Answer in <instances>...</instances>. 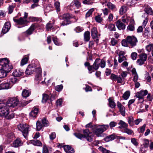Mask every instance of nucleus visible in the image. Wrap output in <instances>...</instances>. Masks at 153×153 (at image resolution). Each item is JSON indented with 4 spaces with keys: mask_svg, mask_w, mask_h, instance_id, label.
Here are the masks:
<instances>
[{
    "mask_svg": "<svg viewBox=\"0 0 153 153\" xmlns=\"http://www.w3.org/2000/svg\"><path fill=\"white\" fill-rule=\"evenodd\" d=\"M0 68L7 73L10 72L13 68L12 65L6 58H3L0 59Z\"/></svg>",
    "mask_w": 153,
    "mask_h": 153,
    "instance_id": "2",
    "label": "nucleus"
},
{
    "mask_svg": "<svg viewBox=\"0 0 153 153\" xmlns=\"http://www.w3.org/2000/svg\"><path fill=\"white\" fill-rule=\"evenodd\" d=\"M118 124L120 125V126L118 127L119 128H126L128 126V125L122 120H120Z\"/></svg>",
    "mask_w": 153,
    "mask_h": 153,
    "instance_id": "28",
    "label": "nucleus"
},
{
    "mask_svg": "<svg viewBox=\"0 0 153 153\" xmlns=\"http://www.w3.org/2000/svg\"><path fill=\"white\" fill-rule=\"evenodd\" d=\"M127 10V7L125 6H122L119 10L120 14L123 15L125 13Z\"/></svg>",
    "mask_w": 153,
    "mask_h": 153,
    "instance_id": "24",
    "label": "nucleus"
},
{
    "mask_svg": "<svg viewBox=\"0 0 153 153\" xmlns=\"http://www.w3.org/2000/svg\"><path fill=\"white\" fill-rule=\"evenodd\" d=\"M135 23L134 19H131L130 24L128 26L127 30L130 31H133L134 30Z\"/></svg>",
    "mask_w": 153,
    "mask_h": 153,
    "instance_id": "19",
    "label": "nucleus"
},
{
    "mask_svg": "<svg viewBox=\"0 0 153 153\" xmlns=\"http://www.w3.org/2000/svg\"><path fill=\"white\" fill-rule=\"evenodd\" d=\"M122 45L123 46L127 47L128 46V42L127 41L126 38L122 40L121 42Z\"/></svg>",
    "mask_w": 153,
    "mask_h": 153,
    "instance_id": "55",
    "label": "nucleus"
},
{
    "mask_svg": "<svg viewBox=\"0 0 153 153\" xmlns=\"http://www.w3.org/2000/svg\"><path fill=\"white\" fill-rule=\"evenodd\" d=\"M107 6L109 9L112 10H114L116 8L115 6L110 2L108 3Z\"/></svg>",
    "mask_w": 153,
    "mask_h": 153,
    "instance_id": "43",
    "label": "nucleus"
},
{
    "mask_svg": "<svg viewBox=\"0 0 153 153\" xmlns=\"http://www.w3.org/2000/svg\"><path fill=\"white\" fill-rule=\"evenodd\" d=\"M24 74V72L22 70L19 69H17L15 70L13 73V75L15 77H19L23 75Z\"/></svg>",
    "mask_w": 153,
    "mask_h": 153,
    "instance_id": "18",
    "label": "nucleus"
},
{
    "mask_svg": "<svg viewBox=\"0 0 153 153\" xmlns=\"http://www.w3.org/2000/svg\"><path fill=\"white\" fill-rule=\"evenodd\" d=\"M84 138H85L89 142H91L93 140V136L91 132L88 129H86L83 130Z\"/></svg>",
    "mask_w": 153,
    "mask_h": 153,
    "instance_id": "8",
    "label": "nucleus"
},
{
    "mask_svg": "<svg viewBox=\"0 0 153 153\" xmlns=\"http://www.w3.org/2000/svg\"><path fill=\"white\" fill-rule=\"evenodd\" d=\"M92 127L95 134L97 137H100L103 132L105 131L109 128V125H94L92 126Z\"/></svg>",
    "mask_w": 153,
    "mask_h": 153,
    "instance_id": "1",
    "label": "nucleus"
},
{
    "mask_svg": "<svg viewBox=\"0 0 153 153\" xmlns=\"http://www.w3.org/2000/svg\"><path fill=\"white\" fill-rule=\"evenodd\" d=\"M9 108L5 103H0V116L5 117L9 114Z\"/></svg>",
    "mask_w": 153,
    "mask_h": 153,
    "instance_id": "4",
    "label": "nucleus"
},
{
    "mask_svg": "<svg viewBox=\"0 0 153 153\" xmlns=\"http://www.w3.org/2000/svg\"><path fill=\"white\" fill-rule=\"evenodd\" d=\"M124 132L128 134H131L133 133V131L128 128H126L124 129Z\"/></svg>",
    "mask_w": 153,
    "mask_h": 153,
    "instance_id": "59",
    "label": "nucleus"
},
{
    "mask_svg": "<svg viewBox=\"0 0 153 153\" xmlns=\"http://www.w3.org/2000/svg\"><path fill=\"white\" fill-rule=\"evenodd\" d=\"M22 95L23 97L25 98L28 97L30 95L29 91L27 90H23L22 93Z\"/></svg>",
    "mask_w": 153,
    "mask_h": 153,
    "instance_id": "31",
    "label": "nucleus"
},
{
    "mask_svg": "<svg viewBox=\"0 0 153 153\" xmlns=\"http://www.w3.org/2000/svg\"><path fill=\"white\" fill-rule=\"evenodd\" d=\"M134 118L133 117H129L128 118V122L129 125L131 126H132L134 125Z\"/></svg>",
    "mask_w": 153,
    "mask_h": 153,
    "instance_id": "45",
    "label": "nucleus"
},
{
    "mask_svg": "<svg viewBox=\"0 0 153 153\" xmlns=\"http://www.w3.org/2000/svg\"><path fill=\"white\" fill-rule=\"evenodd\" d=\"M130 17L127 15H125L122 17L121 21L124 23L128 24L130 20Z\"/></svg>",
    "mask_w": 153,
    "mask_h": 153,
    "instance_id": "25",
    "label": "nucleus"
},
{
    "mask_svg": "<svg viewBox=\"0 0 153 153\" xmlns=\"http://www.w3.org/2000/svg\"><path fill=\"white\" fill-rule=\"evenodd\" d=\"M137 53L136 52L132 53L131 55V59L133 60H135L137 58Z\"/></svg>",
    "mask_w": 153,
    "mask_h": 153,
    "instance_id": "62",
    "label": "nucleus"
},
{
    "mask_svg": "<svg viewBox=\"0 0 153 153\" xmlns=\"http://www.w3.org/2000/svg\"><path fill=\"white\" fill-rule=\"evenodd\" d=\"M74 135L77 138L82 140L84 138L83 134H81L80 133H75L74 134Z\"/></svg>",
    "mask_w": 153,
    "mask_h": 153,
    "instance_id": "44",
    "label": "nucleus"
},
{
    "mask_svg": "<svg viewBox=\"0 0 153 153\" xmlns=\"http://www.w3.org/2000/svg\"><path fill=\"white\" fill-rule=\"evenodd\" d=\"M117 54L119 56H124L126 53V52L118 50L117 51Z\"/></svg>",
    "mask_w": 153,
    "mask_h": 153,
    "instance_id": "58",
    "label": "nucleus"
},
{
    "mask_svg": "<svg viewBox=\"0 0 153 153\" xmlns=\"http://www.w3.org/2000/svg\"><path fill=\"white\" fill-rule=\"evenodd\" d=\"M100 151L102 152V153H111L109 150H106L105 149L103 148L102 147H100L99 148Z\"/></svg>",
    "mask_w": 153,
    "mask_h": 153,
    "instance_id": "47",
    "label": "nucleus"
},
{
    "mask_svg": "<svg viewBox=\"0 0 153 153\" xmlns=\"http://www.w3.org/2000/svg\"><path fill=\"white\" fill-rule=\"evenodd\" d=\"M14 116V114L13 112L10 113L9 111V114L6 116L5 117L7 119H11L13 118Z\"/></svg>",
    "mask_w": 153,
    "mask_h": 153,
    "instance_id": "49",
    "label": "nucleus"
},
{
    "mask_svg": "<svg viewBox=\"0 0 153 153\" xmlns=\"http://www.w3.org/2000/svg\"><path fill=\"white\" fill-rule=\"evenodd\" d=\"M127 60V59L125 56H119L118 57V62L119 63H121L123 61H124Z\"/></svg>",
    "mask_w": 153,
    "mask_h": 153,
    "instance_id": "48",
    "label": "nucleus"
},
{
    "mask_svg": "<svg viewBox=\"0 0 153 153\" xmlns=\"http://www.w3.org/2000/svg\"><path fill=\"white\" fill-rule=\"evenodd\" d=\"M83 30V29L82 27H81L80 26H78L75 28L74 30L76 33H79L82 31Z\"/></svg>",
    "mask_w": 153,
    "mask_h": 153,
    "instance_id": "63",
    "label": "nucleus"
},
{
    "mask_svg": "<svg viewBox=\"0 0 153 153\" xmlns=\"http://www.w3.org/2000/svg\"><path fill=\"white\" fill-rule=\"evenodd\" d=\"M64 149L65 151L67 153H74V152L73 148L69 146L66 145L64 146Z\"/></svg>",
    "mask_w": 153,
    "mask_h": 153,
    "instance_id": "21",
    "label": "nucleus"
},
{
    "mask_svg": "<svg viewBox=\"0 0 153 153\" xmlns=\"http://www.w3.org/2000/svg\"><path fill=\"white\" fill-rule=\"evenodd\" d=\"M149 27H146L144 30V35L145 37H147L149 35Z\"/></svg>",
    "mask_w": 153,
    "mask_h": 153,
    "instance_id": "50",
    "label": "nucleus"
},
{
    "mask_svg": "<svg viewBox=\"0 0 153 153\" xmlns=\"http://www.w3.org/2000/svg\"><path fill=\"white\" fill-rule=\"evenodd\" d=\"M128 63L126 61H124L121 65V66L123 68H127L128 65Z\"/></svg>",
    "mask_w": 153,
    "mask_h": 153,
    "instance_id": "64",
    "label": "nucleus"
},
{
    "mask_svg": "<svg viewBox=\"0 0 153 153\" xmlns=\"http://www.w3.org/2000/svg\"><path fill=\"white\" fill-rule=\"evenodd\" d=\"M62 19L64 20H69V19L71 18V16L69 13H67L64 14L62 16Z\"/></svg>",
    "mask_w": 153,
    "mask_h": 153,
    "instance_id": "41",
    "label": "nucleus"
},
{
    "mask_svg": "<svg viewBox=\"0 0 153 153\" xmlns=\"http://www.w3.org/2000/svg\"><path fill=\"white\" fill-rule=\"evenodd\" d=\"M91 36L93 39H95L97 43L98 42L100 35L98 34V32L96 27H94L91 29Z\"/></svg>",
    "mask_w": 153,
    "mask_h": 153,
    "instance_id": "9",
    "label": "nucleus"
},
{
    "mask_svg": "<svg viewBox=\"0 0 153 153\" xmlns=\"http://www.w3.org/2000/svg\"><path fill=\"white\" fill-rule=\"evenodd\" d=\"M111 79L112 80L117 81V83H122L123 82V79L120 76L112 74L110 76Z\"/></svg>",
    "mask_w": 153,
    "mask_h": 153,
    "instance_id": "12",
    "label": "nucleus"
},
{
    "mask_svg": "<svg viewBox=\"0 0 153 153\" xmlns=\"http://www.w3.org/2000/svg\"><path fill=\"white\" fill-rule=\"evenodd\" d=\"M38 113V109L34 107L31 111L29 113L30 117L31 119L36 118Z\"/></svg>",
    "mask_w": 153,
    "mask_h": 153,
    "instance_id": "14",
    "label": "nucleus"
},
{
    "mask_svg": "<svg viewBox=\"0 0 153 153\" xmlns=\"http://www.w3.org/2000/svg\"><path fill=\"white\" fill-rule=\"evenodd\" d=\"M90 38V32L89 31L85 32L84 34V39L86 42L88 41Z\"/></svg>",
    "mask_w": 153,
    "mask_h": 153,
    "instance_id": "30",
    "label": "nucleus"
},
{
    "mask_svg": "<svg viewBox=\"0 0 153 153\" xmlns=\"http://www.w3.org/2000/svg\"><path fill=\"white\" fill-rule=\"evenodd\" d=\"M49 99V96L45 94H43L42 95V102L43 103H46Z\"/></svg>",
    "mask_w": 153,
    "mask_h": 153,
    "instance_id": "33",
    "label": "nucleus"
},
{
    "mask_svg": "<svg viewBox=\"0 0 153 153\" xmlns=\"http://www.w3.org/2000/svg\"><path fill=\"white\" fill-rule=\"evenodd\" d=\"M52 39L55 45L58 46H60L62 45V44L59 42L58 39L56 37H53Z\"/></svg>",
    "mask_w": 153,
    "mask_h": 153,
    "instance_id": "39",
    "label": "nucleus"
},
{
    "mask_svg": "<svg viewBox=\"0 0 153 153\" xmlns=\"http://www.w3.org/2000/svg\"><path fill=\"white\" fill-rule=\"evenodd\" d=\"M117 106L119 108L121 114L123 116L125 115V108L123 106L121 103L119 102L118 101L117 102Z\"/></svg>",
    "mask_w": 153,
    "mask_h": 153,
    "instance_id": "16",
    "label": "nucleus"
},
{
    "mask_svg": "<svg viewBox=\"0 0 153 153\" xmlns=\"http://www.w3.org/2000/svg\"><path fill=\"white\" fill-rule=\"evenodd\" d=\"M18 103V99L16 97H13L8 99L5 104L9 108L10 107L13 108L16 106Z\"/></svg>",
    "mask_w": 153,
    "mask_h": 153,
    "instance_id": "6",
    "label": "nucleus"
},
{
    "mask_svg": "<svg viewBox=\"0 0 153 153\" xmlns=\"http://www.w3.org/2000/svg\"><path fill=\"white\" fill-rule=\"evenodd\" d=\"M29 59L28 57H24L21 60V66H23L24 65L26 64Z\"/></svg>",
    "mask_w": 153,
    "mask_h": 153,
    "instance_id": "35",
    "label": "nucleus"
},
{
    "mask_svg": "<svg viewBox=\"0 0 153 153\" xmlns=\"http://www.w3.org/2000/svg\"><path fill=\"white\" fill-rule=\"evenodd\" d=\"M140 58L141 60L145 62L146 60L147 59V55L146 54L144 53H142L139 55Z\"/></svg>",
    "mask_w": 153,
    "mask_h": 153,
    "instance_id": "36",
    "label": "nucleus"
},
{
    "mask_svg": "<svg viewBox=\"0 0 153 153\" xmlns=\"http://www.w3.org/2000/svg\"><path fill=\"white\" fill-rule=\"evenodd\" d=\"M135 2L134 0H129L127 3V4L128 6H133L135 4Z\"/></svg>",
    "mask_w": 153,
    "mask_h": 153,
    "instance_id": "61",
    "label": "nucleus"
},
{
    "mask_svg": "<svg viewBox=\"0 0 153 153\" xmlns=\"http://www.w3.org/2000/svg\"><path fill=\"white\" fill-rule=\"evenodd\" d=\"M31 143L35 146H40L42 145V143L39 140H33L31 141Z\"/></svg>",
    "mask_w": 153,
    "mask_h": 153,
    "instance_id": "26",
    "label": "nucleus"
},
{
    "mask_svg": "<svg viewBox=\"0 0 153 153\" xmlns=\"http://www.w3.org/2000/svg\"><path fill=\"white\" fill-rule=\"evenodd\" d=\"M144 11L148 14L152 15L153 12L151 8L149 7H147L144 9Z\"/></svg>",
    "mask_w": 153,
    "mask_h": 153,
    "instance_id": "38",
    "label": "nucleus"
},
{
    "mask_svg": "<svg viewBox=\"0 0 153 153\" xmlns=\"http://www.w3.org/2000/svg\"><path fill=\"white\" fill-rule=\"evenodd\" d=\"M100 59H97L93 65L94 69L95 70H97L100 66Z\"/></svg>",
    "mask_w": 153,
    "mask_h": 153,
    "instance_id": "22",
    "label": "nucleus"
},
{
    "mask_svg": "<svg viewBox=\"0 0 153 153\" xmlns=\"http://www.w3.org/2000/svg\"><path fill=\"white\" fill-rule=\"evenodd\" d=\"M35 70V68L34 67L30 65H29L26 69L25 73L28 75L31 74L33 73Z\"/></svg>",
    "mask_w": 153,
    "mask_h": 153,
    "instance_id": "20",
    "label": "nucleus"
},
{
    "mask_svg": "<svg viewBox=\"0 0 153 153\" xmlns=\"http://www.w3.org/2000/svg\"><path fill=\"white\" fill-rule=\"evenodd\" d=\"M18 130L21 131L25 138L27 136L29 131V126L26 124H20L18 126Z\"/></svg>",
    "mask_w": 153,
    "mask_h": 153,
    "instance_id": "5",
    "label": "nucleus"
},
{
    "mask_svg": "<svg viewBox=\"0 0 153 153\" xmlns=\"http://www.w3.org/2000/svg\"><path fill=\"white\" fill-rule=\"evenodd\" d=\"M108 28L111 31L115 30V26L113 24H109L108 25Z\"/></svg>",
    "mask_w": 153,
    "mask_h": 153,
    "instance_id": "46",
    "label": "nucleus"
},
{
    "mask_svg": "<svg viewBox=\"0 0 153 153\" xmlns=\"http://www.w3.org/2000/svg\"><path fill=\"white\" fill-rule=\"evenodd\" d=\"M53 22L51 24L50 23L51 21H50L46 25V29L48 31L51 28L53 27V25L54 24L55 21L53 20Z\"/></svg>",
    "mask_w": 153,
    "mask_h": 153,
    "instance_id": "37",
    "label": "nucleus"
},
{
    "mask_svg": "<svg viewBox=\"0 0 153 153\" xmlns=\"http://www.w3.org/2000/svg\"><path fill=\"white\" fill-rule=\"evenodd\" d=\"M95 20L98 23H101L103 21V19L100 15H98L95 17Z\"/></svg>",
    "mask_w": 153,
    "mask_h": 153,
    "instance_id": "42",
    "label": "nucleus"
},
{
    "mask_svg": "<svg viewBox=\"0 0 153 153\" xmlns=\"http://www.w3.org/2000/svg\"><path fill=\"white\" fill-rule=\"evenodd\" d=\"M146 48L147 51L149 52L153 49V45L152 44L146 46Z\"/></svg>",
    "mask_w": 153,
    "mask_h": 153,
    "instance_id": "54",
    "label": "nucleus"
},
{
    "mask_svg": "<svg viewBox=\"0 0 153 153\" xmlns=\"http://www.w3.org/2000/svg\"><path fill=\"white\" fill-rule=\"evenodd\" d=\"M42 121L44 126H48V122L46 119L44 118L42 119Z\"/></svg>",
    "mask_w": 153,
    "mask_h": 153,
    "instance_id": "60",
    "label": "nucleus"
},
{
    "mask_svg": "<svg viewBox=\"0 0 153 153\" xmlns=\"http://www.w3.org/2000/svg\"><path fill=\"white\" fill-rule=\"evenodd\" d=\"M148 92L146 90L144 91L141 90L137 92L135 96L138 100L140 102H143L144 101V97L147 94Z\"/></svg>",
    "mask_w": 153,
    "mask_h": 153,
    "instance_id": "7",
    "label": "nucleus"
},
{
    "mask_svg": "<svg viewBox=\"0 0 153 153\" xmlns=\"http://www.w3.org/2000/svg\"><path fill=\"white\" fill-rule=\"evenodd\" d=\"M94 11V8H91L89 10L88 12L86 13L85 16L86 17H89L90 15L92 14V13Z\"/></svg>",
    "mask_w": 153,
    "mask_h": 153,
    "instance_id": "57",
    "label": "nucleus"
},
{
    "mask_svg": "<svg viewBox=\"0 0 153 153\" xmlns=\"http://www.w3.org/2000/svg\"><path fill=\"white\" fill-rule=\"evenodd\" d=\"M13 21L18 24L23 25H26L28 23V21L27 19H24L22 17H20L19 19H16L15 18H13Z\"/></svg>",
    "mask_w": 153,
    "mask_h": 153,
    "instance_id": "11",
    "label": "nucleus"
},
{
    "mask_svg": "<svg viewBox=\"0 0 153 153\" xmlns=\"http://www.w3.org/2000/svg\"><path fill=\"white\" fill-rule=\"evenodd\" d=\"M100 66L102 68H104L105 66V61L104 59H100Z\"/></svg>",
    "mask_w": 153,
    "mask_h": 153,
    "instance_id": "52",
    "label": "nucleus"
},
{
    "mask_svg": "<svg viewBox=\"0 0 153 153\" xmlns=\"http://www.w3.org/2000/svg\"><path fill=\"white\" fill-rule=\"evenodd\" d=\"M54 5L57 11H59L60 10V4L58 1H56L54 3Z\"/></svg>",
    "mask_w": 153,
    "mask_h": 153,
    "instance_id": "51",
    "label": "nucleus"
},
{
    "mask_svg": "<svg viewBox=\"0 0 153 153\" xmlns=\"http://www.w3.org/2000/svg\"><path fill=\"white\" fill-rule=\"evenodd\" d=\"M35 28V25H32L26 31L27 34L29 35H31L32 34Z\"/></svg>",
    "mask_w": 153,
    "mask_h": 153,
    "instance_id": "23",
    "label": "nucleus"
},
{
    "mask_svg": "<svg viewBox=\"0 0 153 153\" xmlns=\"http://www.w3.org/2000/svg\"><path fill=\"white\" fill-rule=\"evenodd\" d=\"M109 105L112 108H114L116 106V104L114 101L111 98L108 99Z\"/></svg>",
    "mask_w": 153,
    "mask_h": 153,
    "instance_id": "40",
    "label": "nucleus"
},
{
    "mask_svg": "<svg viewBox=\"0 0 153 153\" xmlns=\"http://www.w3.org/2000/svg\"><path fill=\"white\" fill-rule=\"evenodd\" d=\"M63 86L62 85H57L55 87V90L58 91H61L62 89Z\"/></svg>",
    "mask_w": 153,
    "mask_h": 153,
    "instance_id": "56",
    "label": "nucleus"
},
{
    "mask_svg": "<svg viewBox=\"0 0 153 153\" xmlns=\"http://www.w3.org/2000/svg\"><path fill=\"white\" fill-rule=\"evenodd\" d=\"M126 39L128 44H130L132 47L136 46L137 42V38L133 36H128L126 37Z\"/></svg>",
    "mask_w": 153,
    "mask_h": 153,
    "instance_id": "10",
    "label": "nucleus"
},
{
    "mask_svg": "<svg viewBox=\"0 0 153 153\" xmlns=\"http://www.w3.org/2000/svg\"><path fill=\"white\" fill-rule=\"evenodd\" d=\"M23 144L22 141L19 138H17L13 142L12 145L13 147L16 148L22 146Z\"/></svg>",
    "mask_w": 153,
    "mask_h": 153,
    "instance_id": "13",
    "label": "nucleus"
},
{
    "mask_svg": "<svg viewBox=\"0 0 153 153\" xmlns=\"http://www.w3.org/2000/svg\"><path fill=\"white\" fill-rule=\"evenodd\" d=\"M130 93L129 91H126L123 94L122 97L125 100H127L129 97Z\"/></svg>",
    "mask_w": 153,
    "mask_h": 153,
    "instance_id": "29",
    "label": "nucleus"
},
{
    "mask_svg": "<svg viewBox=\"0 0 153 153\" xmlns=\"http://www.w3.org/2000/svg\"><path fill=\"white\" fill-rule=\"evenodd\" d=\"M7 72L1 68L0 69V78L5 77L7 76Z\"/></svg>",
    "mask_w": 153,
    "mask_h": 153,
    "instance_id": "34",
    "label": "nucleus"
},
{
    "mask_svg": "<svg viewBox=\"0 0 153 153\" xmlns=\"http://www.w3.org/2000/svg\"><path fill=\"white\" fill-rule=\"evenodd\" d=\"M115 138L114 134H112L107 136L105 138V140L107 142L114 140Z\"/></svg>",
    "mask_w": 153,
    "mask_h": 153,
    "instance_id": "32",
    "label": "nucleus"
},
{
    "mask_svg": "<svg viewBox=\"0 0 153 153\" xmlns=\"http://www.w3.org/2000/svg\"><path fill=\"white\" fill-rule=\"evenodd\" d=\"M11 26L10 23L8 22H6L2 29V32L3 34H5L8 31Z\"/></svg>",
    "mask_w": 153,
    "mask_h": 153,
    "instance_id": "17",
    "label": "nucleus"
},
{
    "mask_svg": "<svg viewBox=\"0 0 153 153\" xmlns=\"http://www.w3.org/2000/svg\"><path fill=\"white\" fill-rule=\"evenodd\" d=\"M17 79L15 77L10 78L7 82L3 83L0 85V90L2 89H7L11 88L17 81Z\"/></svg>",
    "mask_w": 153,
    "mask_h": 153,
    "instance_id": "3",
    "label": "nucleus"
},
{
    "mask_svg": "<svg viewBox=\"0 0 153 153\" xmlns=\"http://www.w3.org/2000/svg\"><path fill=\"white\" fill-rule=\"evenodd\" d=\"M43 127V125L42 124L41 122L39 120L37 121L36 123V130L37 131H39L41 130Z\"/></svg>",
    "mask_w": 153,
    "mask_h": 153,
    "instance_id": "27",
    "label": "nucleus"
},
{
    "mask_svg": "<svg viewBox=\"0 0 153 153\" xmlns=\"http://www.w3.org/2000/svg\"><path fill=\"white\" fill-rule=\"evenodd\" d=\"M116 25L120 30H124L126 28V25L120 19L118 20L116 22Z\"/></svg>",
    "mask_w": 153,
    "mask_h": 153,
    "instance_id": "15",
    "label": "nucleus"
},
{
    "mask_svg": "<svg viewBox=\"0 0 153 153\" xmlns=\"http://www.w3.org/2000/svg\"><path fill=\"white\" fill-rule=\"evenodd\" d=\"M7 137L8 139H11L14 137V135L13 132H10L7 134Z\"/></svg>",
    "mask_w": 153,
    "mask_h": 153,
    "instance_id": "53",
    "label": "nucleus"
}]
</instances>
